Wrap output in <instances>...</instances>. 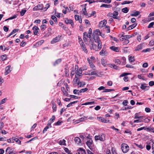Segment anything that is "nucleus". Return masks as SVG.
Instances as JSON below:
<instances>
[{"instance_id": "aec40b11", "label": "nucleus", "mask_w": 154, "mask_h": 154, "mask_svg": "<svg viewBox=\"0 0 154 154\" xmlns=\"http://www.w3.org/2000/svg\"><path fill=\"white\" fill-rule=\"evenodd\" d=\"M108 66L111 68H112L115 69H118V67L116 65L114 64H112L111 63H109L108 64Z\"/></svg>"}, {"instance_id": "69168bd1", "label": "nucleus", "mask_w": 154, "mask_h": 154, "mask_svg": "<svg viewBox=\"0 0 154 154\" xmlns=\"http://www.w3.org/2000/svg\"><path fill=\"white\" fill-rule=\"evenodd\" d=\"M150 50V49L149 48H147L146 49L143 50L142 51V52H149Z\"/></svg>"}, {"instance_id": "f8f14e48", "label": "nucleus", "mask_w": 154, "mask_h": 154, "mask_svg": "<svg viewBox=\"0 0 154 154\" xmlns=\"http://www.w3.org/2000/svg\"><path fill=\"white\" fill-rule=\"evenodd\" d=\"M97 119L101 122L104 123H108L109 122V120H107L104 118L101 117H97Z\"/></svg>"}, {"instance_id": "a18cd8bd", "label": "nucleus", "mask_w": 154, "mask_h": 154, "mask_svg": "<svg viewBox=\"0 0 154 154\" xmlns=\"http://www.w3.org/2000/svg\"><path fill=\"white\" fill-rule=\"evenodd\" d=\"M12 139L13 140L15 141L18 144H20V141L19 140L17 139V138H15L14 137H13Z\"/></svg>"}, {"instance_id": "393cba45", "label": "nucleus", "mask_w": 154, "mask_h": 154, "mask_svg": "<svg viewBox=\"0 0 154 154\" xmlns=\"http://www.w3.org/2000/svg\"><path fill=\"white\" fill-rule=\"evenodd\" d=\"M61 61V59H58L56 60L55 61L54 63V65L55 66L56 65L60 63Z\"/></svg>"}, {"instance_id": "9d476101", "label": "nucleus", "mask_w": 154, "mask_h": 154, "mask_svg": "<svg viewBox=\"0 0 154 154\" xmlns=\"http://www.w3.org/2000/svg\"><path fill=\"white\" fill-rule=\"evenodd\" d=\"M33 31V34L35 35H37L38 33V30H39L38 28L35 26H34L32 29Z\"/></svg>"}, {"instance_id": "dca6fc26", "label": "nucleus", "mask_w": 154, "mask_h": 154, "mask_svg": "<svg viewBox=\"0 0 154 154\" xmlns=\"http://www.w3.org/2000/svg\"><path fill=\"white\" fill-rule=\"evenodd\" d=\"M75 18L76 20L79 21V23H81L82 22V20L81 17L78 15H75Z\"/></svg>"}, {"instance_id": "bf43d9fd", "label": "nucleus", "mask_w": 154, "mask_h": 154, "mask_svg": "<svg viewBox=\"0 0 154 154\" xmlns=\"http://www.w3.org/2000/svg\"><path fill=\"white\" fill-rule=\"evenodd\" d=\"M64 150L65 152L68 154H69L71 152L67 148H64Z\"/></svg>"}, {"instance_id": "c756f323", "label": "nucleus", "mask_w": 154, "mask_h": 154, "mask_svg": "<svg viewBox=\"0 0 154 154\" xmlns=\"http://www.w3.org/2000/svg\"><path fill=\"white\" fill-rule=\"evenodd\" d=\"M140 14V12L138 11H136L134 12L133 14H131L132 16H137Z\"/></svg>"}, {"instance_id": "a19ab883", "label": "nucleus", "mask_w": 154, "mask_h": 154, "mask_svg": "<svg viewBox=\"0 0 154 154\" xmlns=\"http://www.w3.org/2000/svg\"><path fill=\"white\" fill-rule=\"evenodd\" d=\"M82 11L83 14L85 15H88V14L87 13L86 9L85 7L82 9Z\"/></svg>"}, {"instance_id": "5701e85b", "label": "nucleus", "mask_w": 154, "mask_h": 154, "mask_svg": "<svg viewBox=\"0 0 154 154\" xmlns=\"http://www.w3.org/2000/svg\"><path fill=\"white\" fill-rule=\"evenodd\" d=\"M75 142L78 144H79L81 142V140L80 138L78 137H76L74 139Z\"/></svg>"}, {"instance_id": "473e14b6", "label": "nucleus", "mask_w": 154, "mask_h": 154, "mask_svg": "<svg viewBox=\"0 0 154 154\" xmlns=\"http://www.w3.org/2000/svg\"><path fill=\"white\" fill-rule=\"evenodd\" d=\"M92 34V29L90 28L89 30V31H88V33L87 34H88V38H91V34Z\"/></svg>"}, {"instance_id": "5fc2aeb1", "label": "nucleus", "mask_w": 154, "mask_h": 154, "mask_svg": "<svg viewBox=\"0 0 154 154\" xmlns=\"http://www.w3.org/2000/svg\"><path fill=\"white\" fill-rule=\"evenodd\" d=\"M138 78L140 79H142L143 80H145V78L144 76H142L140 75H137Z\"/></svg>"}, {"instance_id": "2eb2a0df", "label": "nucleus", "mask_w": 154, "mask_h": 154, "mask_svg": "<svg viewBox=\"0 0 154 154\" xmlns=\"http://www.w3.org/2000/svg\"><path fill=\"white\" fill-rule=\"evenodd\" d=\"M119 14V13L117 11H114L112 13V17L114 19H119L117 16Z\"/></svg>"}, {"instance_id": "603ef678", "label": "nucleus", "mask_w": 154, "mask_h": 154, "mask_svg": "<svg viewBox=\"0 0 154 154\" xmlns=\"http://www.w3.org/2000/svg\"><path fill=\"white\" fill-rule=\"evenodd\" d=\"M88 88H83L80 90V93H82V92H84L88 90Z\"/></svg>"}, {"instance_id": "7c9ffc66", "label": "nucleus", "mask_w": 154, "mask_h": 154, "mask_svg": "<svg viewBox=\"0 0 154 154\" xmlns=\"http://www.w3.org/2000/svg\"><path fill=\"white\" fill-rule=\"evenodd\" d=\"M66 141L65 140L63 139V140H60L59 141V143L60 145H66Z\"/></svg>"}, {"instance_id": "cd10ccee", "label": "nucleus", "mask_w": 154, "mask_h": 154, "mask_svg": "<svg viewBox=\"0 0 154 154\" xmlns=\"http://www.w3.org/2000/svg\"><path fill=\"white\" fill-rule=\"evenodd\" d=\"M82 73V70L81 68H80L78 71L77 72V73H76L77 75L80 76L81 75V74Z\"/></svg>"}, {"instance_id": "bb28decb", "label": "nucleus", "mask_w": 154, "mask_h": 154, "mask_svg": "<svg viewBox=\"0 0 154 154\" xmlns=\"http://www.w3.org/2000/svg\"><path fill=\"white\" fill-rule=\"evenodd\" d=\"M78 151H79L80 152V154H86L85 150L81 148H79L78 150Z\"/></svg>"}, {"instance_id": "6e6552de", "label": "nucleus", "mask_w": 154, "mask_h": 154, "mask_svg": "<svg viewBox=\"0 0 154 154\" xmlns=\"http://www.w3.org/2000/svg\"><path fill=\"white\" fill-rule=\"evenodd\" d=\"M90 136H88L87 138L88 139V140L86 142V144L90 148L93 143V141L92 139L90 138Z\"/></svg>"}, {"instance_id": "4d7b16f0", "label": "nucleus", "mask_w": 154, "mask_h": 154, "mask_svg": "<svg viewBox=\"0 0 154 154\" xmlns=\"http://www.w3.org/2000/svg\"><path fill=\"white\" fill-rule=\"evenodd\" d=\"M114 61L116 63H117L119 64H120L121 63L120 60L118 59H115Z\"/></svg>"}, {"instance_id": "0e129e2a", "label": "nucleus", "mask_w": 154, "mask_h": 154, "mask_svg": "<svg viewBox=\"0 0 154 154\" xmlns=\"http://www.w3.org/2000/svg\"><path fill=\"white\" fill-rule=\"evenodd\" d=\"M128 103V101L127 100H124L122 103V104L125 106H127V103Z\"/></svg>"}, {"instance_id": "b1692460", "label": "nucleus", "mask_w": 154, "mask_h": 154, "mask_svg": "<svg viewBox=\"0 0 154 154\" xmlns=\"http://www.w3.org/2000/svg\"><path fill=\"white\" fill-rule=\"evenodd\" d=\"M136 26V24L135 23L129 26L127 28V30H129L131 29H133Z\"/></svg>"}, {"instance_id": "f704fd0d", "label": "nucleus", "mask_w": 154, "mask_h": 154, "mask_svg": "<svg viewBox=\"0 0 154 154\" xmlns=\"http://www.w3.org/2000/svg\"><path fill=\"white\" fill-rule=\"evenodd\" d=\"M115 90L113 89H105L104 91L103 92H109L111 91H114Z\"/></svg>"}, {"instance_id": "c85d7f7f", "label": "nucleus", "mask_w": 154, "mask_h": 154, "mask_svg": "<svg viewBox=\"0 0 154 154\" xmlns=\"http://www.w3.org/2000/svg\"><path fill=\"white\" fill-rule=\"evenodd\" d=\"M145 130L154 133V128L148 127L146 128Z\"/></svg>"}, {"instance_id": "13d9d810", "label": "nucleus", "mask_w": 154, "mask_h": 154, "mask_svg": "<svg viewBox=\"0 0 154 154\" xmlns=\"http://www.w3.org/2000/svg\"><path fill=\"white\" fill-rule=\"evenodd\" d=\"M154 24V22L151 23L148 26V28H149L152 27Z\"/></svg>"}, {"instance_id": "680f3d73", "label": "nucleus", "mask_w": 154, "mask_h": 154, "mask_svg": "<svg viewBox=\"0 0 154 154\" xmlns=\"http://www.w3.org/2000/svg\"><path fill=\"white\" fill-rule=\"evenodd\" d=\"M26 44V43L24 42L23 41L20 44V46L22 47H24L25 46Z\"/></svg>"}, {"instance_id": "8fccbe9b", "label": "nucleus", "mask_w": 154, "mask_h": 154, "mask_svg": "<svg viewBox=\"0 0 154 154\" xmlns=\"http://www.w3.org/2000/svg\"><path fill=\"white\" fill-rule=\"evenodd\" d=\"M132 107L131 106H128L127 107H125L124 108V109H122V110H126L128 109H131L132 108Z\"/></svg>"}, {"instance_id": "6e6d98bb", "label": "nucleus", "mask_w": 154, "mask_h": 154, "mask_svg": "<svg viewBox=\"0 0 154 154\" xmlns=\"http://www.w3.org/2000/svg\"><path fill=\"white\" fill-rule=\"evenodd\" d=\"M104 25L103 24V23L102 21H101L100 22L99 24V27L102 28L103 27Z\"/></svg>"}, {"instance_id": "72a5a7b5", "label": "nucleus", "mask_w": 154, "mask_h": 154, "mask_svg": "<svg viewBox=\"0 0 154 154\" xmlns=\"http://www.w3.org/2000/svg\"><path fill=\"white\" fill-rule=\"evenodd\" d=\"M95 104V102L94 101L86 102L84 103L83 104H82V105H91V104Z\"/></svg>"}, {"instance_id": "20e7f679", "label": "nucleus", "mask_w": 154, "mask_h": 154, "mask_svg": "<svg viewBox=\"0 0 154 154\" xmlns=\"http://www.w3.org/2000/svg\"><path fill=\"white\" fill-rule=\"evenodd\" d=\"M121 149L124 153H126L128 151L129 147L127 144L123 143L121 145Z\"/></svg>"}, {"instance_id": "ddd939ff", "label": "nucleus", "mask_w": 154, "mask_h": 154, "mask_svg": "<svg viewBox=\"0 0 154 154\" xmlns=\"http://www.w3.org/2000/svg\"><path fill=\"white\" fill-rule=\"evenodd\" d=\"M100 54L101 56L107 55L108 53L105 49L103 48L100 52Z\"/></svg>"}, {"instance_id": "58836bf2", "label": "nucleus", "mask_w": 154, "mask_h": 154, "mask_svg": "<svg viewBox=\"0 0 154 154\" xmlns=\"http://www.w3.org/2000/svg\"><path fill=\"white\" fill-rule=\"evenodd\" d=\"M65 23L67 24H69L71 22H72V20H68L66 18L65 19Z\"/></svg>"}, {"instance_id": "de8ad7c7", "label": "nucleus", "mask_w": 154, "mask_h": 154, "mask_svg": "<svg viewBox=\"0 0 154 154\" xmlns=\"http://www.w3.org/2000/svg\"><path fill=\"white\" fill-rule=\"evenodd\" d=\"M101 62L102 65L104 66H105L106 65V62L104 59H102L101 60Z\"/></svg>"}, {"instance_id": "39448f33", "label": "nucleus", "mask_w": 154, "mask_h": 154, "mask_svg": "<svg viewBox=\"0 0 154 154\" xmlns=\"http://www.w3.org/2000/svg\"><path fill=\"white\" fill-rule=\"evenodd\" d=\"M48 32L44 35V37H47L50 36L51 35L53 34L54 32L52 31L51 28H48L47 29Z\"/></svg>"}, {"instance_id": "864d4df0", "label": "nucleus", "mask_w": 154, "mask_h": 154, "mask_svg": "<svg viewBox=\"0 0 154 154\" xmlns=\"http://www.w3.org/2000/svg\"><path fill=\"white\" fill-rule=\"evenodd\" d=\"M143 122V120L142 119H137L134 120V123H139L141 122Z\"/></svg>"}, {"instance_id": "49530a36", "label": "nucleus", "mask_w": 154, "mask_h": 154, "mask_svg": "<svg viewBox=\"0 0 154 154\" xmlns=\"http://www.w3.org/2000/svg\"><path fill=\"white\" fill-rule=\"evenodd\" d=\"M132 2V1L131 2L129 1H124L121 4L122 5H123L126 4H129Z\"/></svg>"}, {"instance_id": "f03ea898", "label": "nucleus", "mask_w": 154, "mask_h": 154, "mask_svg": "<svg viewBox=\"0 0 154 154\" xmlns=\"http://www.w3.org/2000/svg\"><path fill=\"white\" fill-rule=\"evenodd\" d=\"M101 33L100 31L98 29H97L93 32V37L94 39H96V38H100L99 35H101Z\"/></svg>"}, {"instance_id": "052dcab7", "label": "nucleus", "mask_w": 154, "mask_h": 154, "mask_svg": "<svg viewBox=\"0 0 154 154\" xmlns=\"http://www.w3.org/2000/svg\"><path fill=\"white\" fill-rule=\"evenodd\" d=\"M55 119V116L53 115L52 116V118L49 121H50V122H53L54 121Z\"/></svg>"}, {"instance_id": "2f4dec72", "label": "nucleus", "mask_w": 154, "mask_h": 154, "mask_svg": "<svg viewBox=\"0 0 154 154\" xmlns=\"http://www.w3.org/2000/svg\"><path fill=\"white\" fill-rule=\"evenodd\" d=\"M73 92L74 94H77L78 95H79L80 93V90L76 89L74 90Z\"/></svg>"}, {"instance_id": "9b49d317", "label": "nucleus", "mask_w": 154, "mask_h": 154, "mask_svg": "<svg viewBox=\"0 0 154 154\" xmlns=\"http://www.w3.org/2000/svg\"><path fill=\"white\" fill-rule=\"evenodd\" d=\"M60 37L59 35L57 36L51 41V44H53L58 42L60 39Z\"/></svg>"}, {"instance_id": "412c9836", "label": "nucleus", "mask_w": 154, "mask_h": 154, "mask_svg": "<svg viewBox=\"0 0 154 154\" xmlns=\"http://www.w3.org/2000/svg\"><path fill=\"white\" fill-rule=\"evenodd\" d=\"M131 37V36L130 35H125L124 36V38H122L120 39V40L123 41V40H127L129 38Z\"/></svg>"}, {"instance_id": "37998d69", "label": "nucleus", "mask_w": 154, "mask_h": 154, "mask_svg": "<svg viewBox=\"0 0 154 154\" xmlns=\"http://www.w3.org/2000/svg\"><path fill=\"white\" fill-rule=\"evenodd\" d=\"M50 5L49 3L46 4L45 5V7L43 8V10H44V11H46L49 7Z\"/></svg>"}, {"instance_id": "a878e982", "label": "nucleus", "mask_w": 154, "mask_h": 154, "mask_svg": "<svg viewBox=\"0 0 154 154\" xmlns=\"http://www.w3.org/2000/svg\"><path fill=\"white\" fill-rule=\"evenodd\" d=\"M143 48L142 44H140L138 45L136 48V51H139L140 50L142 49Z\"/></svg>"}, {"instance_id": "4468645a", "label": "nucleus", "mask_w": 154, "mask_h": 154, "mask_svg": "<svg viewBox=\"0 0 154 154\" xmlns=\"http://www.w3.org/2000/svg\"><path fill=\"white\" fill-rule=\"evenodd\" d=\"M145 84H141L140 86V88L143 90L146 91L148 90L149 87V86H145Z\"/></svg>"}, {"instance_id": "79ce46f5", "label": "nucleus", "mask_w": 154, "mask_h": 154, "mask_svg": "<svg viewBox=\"0 0 154 154\" xmlns=\"http://www.w3.org/2000/svg\"><path fill=\"white\" fill-rule=\"evenodd\" d=\"M51 18L52 20H53L56 23L57 22V18L54 16H52L51 17Z\"/></svg>"}, {"instance_id": "c03bdc74", "label": "nucleus", "mask_w": 154, "mask_h": 154, "mask_svg": "<svg viewBox=\"0 0 154 154\" xmlns=\"http://www.w3.org/2000/svg\"><path fill=\"white\" fill-rule=\"evenodd\" d=\"M97 73V71H96L94 70L93 71H91L90 73H89L88 75H96Z\"/></svg>"}, {"instance_id": "7ed1b4c3", "label": "nucleus", "mask_w": 154, "mask_h": 154, "mask_svg": "<svg viewBox=\"0 0 154 154\" xmlns=\"http://www.w3.org/2000/svg\"><path fill=\"white\" fill-rule=\"evenodd\" d=\"M87 45L90 47L91 50L93 49L94 50H96L97 48V45L94 44L93 42L91 39H90Z\"/></svg>"}, {"instance_id": "6ab92c4d", "label": "nucleus", "mask_w": 154, "mask_h": 154, "mask_svg": "<svg viewBox=\"0 0 154 154\" xmlns=\"http://www.w3.org/2000/svg\"><path fill=\"white\" fill-rule=\"evenodd\" d=\"M110 48L111 50L116 52H118L119 51V50L118 47L112 46L110 47Z\"/></svg>"}, {"instance_id": "423d86ee", "label": "nucleus", "mask_w": 154, "mask_h": 154, "mask_svg": "<svg viewBox=\"0 0 154 154\" xmlns=\"http://www.w3.org/2000/svg\"><path fill=\"white\" fill-rule=\"evenodd\" d=\"M43 10V5L42 4H39L35 7L33 10L34 11H36L40 10Z\"/></svg>"}, {"instance_id": "4c0bfd02", "label": "nucleus", "mask_w": 154, "mask_h": 154, "mask_svg": "<svg viewBox=\"0 0 154 154\" xmlns=\"http://www.w3.org/2000/svg\"><path fill=\"white\" fill-rule=\"evenodd\" d=\"M46 28L47 26L45 24H43L40 26L41 30L42 31H44Z\"/></svg>"}, {"instance_id": "ea45409f", "label": "nucleus", "mask_w": 154, "mask_h": 154, "mask_svg": "<svg viewBox=\"0 0 154 154\" xmlns=\"http://www.w3.org/2000/svg\"><path fill=\"white\" fill-rule=\"evenodd\" d=\"M122 11L124 13H127L128 11V9L127 7H125L122 9Z\"/></svg>"}, {"instance_id": "a211bd4d", "label": "nucleus", "mask_w": 154, "mask_h": 154, "mask_svg": "<svg viewBox=\"0 0 154 154\" xmlns=\"http://www.w3.org/2000/svg\"><path fill=\"white\" fill-rule=\"evenodd\" d=\"M77 84L78 85H79V87H82L85 85V83L84 82H79V81Z\"/></svg>"}, {"instance_id": "0eeeda50", "label": "nucleus", "mask_w": 154, "mask_h": 154, "mask_svg": "<svg viewBox=\"0 0 154 154\" xmlns=\"http://www.w3.org/2000/svg\"><path fill=\"white\" fill-rule=\"evenodd\" d=\"M5 70V75H6L11 72L12 70V68H11L10 65H8L6 67Z\"/></svg>"}, {"instance_id": "f3484780", "label": "nucleus", "mask_w": 154, "mask_h": 154, "mask_svg": "<svg viewBox=\"0 0 154 154\" xmlns=\"http://www.w3.org/2000/svg\"><path fill=\"white\" fill-rule=\"evenodd\" d=\"M81 45L83 50L85 52L87 53L88 52V51H87L85 45L84 44L83 42H82Z\"/></svg>"}, {"instance_id": "4be33fe9", "label": "nucleus", "mask_w": 154, "mask_h": 154, "mask_svg": "<svg viewBox=\"0 0 154 154\" xmlns=\"http://www.w3.org/2000/svg\"><path fill=\"white\" fill-rule=\"evenodd\" d=\"M101 7H104L105 8H110L112 7V5H107L105 4H102L101 6Z\"/></svg>"}, {"instance_id": "338daca9", "label": "nucleus", "mask_w": 154, "mask_h": 154, "mask_svg": "<svg viewBox=\"0 0 154 154\" xmlns=\"http://www.w3.org/2000/svg\"><path fill=\"white\" fill-rule=\"evenodd\" d=\"M19 30V29H14L11 32L12 33L14 34L17 32Z\"/></svg>"}, {"instance_id": "e2e57ef3", "label": "nucleus", "mask_w": 154, "mask_h": 154, "mask_svg": "<svg viewBox=\"0 0 154 154\" xmlns=\"http://www.w3.org/2000/svg\"><path fill=\"white\" fill-rule=\"evenodd\" d=\"M49 128L50 127L49 126H47L45 127L43 131V133H45Z\"/></svg>"}, {"instance_id": "09e8293b", "label": "nucleus", "mask_w": 154, "mask_h": 154, "mask_svg": "<svg viewBox=\"0 0 154 154\" xmlns=\"http://www.w3.org/2000/svg\"><path fill=\"white\" fill-rule=\"evenodd\" d=\"M26 12V10H23L22 11L20 12V15L21 16H23Z\"/></svg>"}, {"instance_id": "3c124183", "label": "nucleus", "mask_w": 154, "mask_h": 154, "mask_svg": "<svg viewBox=\"0 0 154 154\" xmlns=\"http://www.w3.org/2000/svg\"><path fill=\"white\" fill-rule=\"evenodd\" d=\"M7 58V55L5 54L2 55L1 56V58L2 59V61H4V60L6 59Z\"/></svg>"}, {"instance_id": "774afa93", "label": "nucleus", "mask_w": 154, "mask_h": 154, "mask_svg": "<svg viewBox=\"0 0 154 154\" xmlns=\"http://www.w3.org/2000/svg\"><path fill=\"white\" fill-rule=\"evenodd\" d=\"M112 83L111 81H108L107 82V85L109 86H112Z\"/></svg>"}, {"instance_id": "e433bc0d", "label": "nucleus", "mask_w": 154, "mask_h": 154, "mask_svg": "<svg viewBox=\"0 0 154 154\" xmlns=\"http://www.w3.org/2000/svg\"><path fill=\"white\" fill-rule=\"evenodd\" d=\"M129 60L130 62H133L135 60L134 57L131 56L129 58Z\"/></svg>"}, {"instance_id": "1a4fd4ad", "label": "nucleus", "mask_w": 154, "mask_h": 154, "mask_svg": "<svg viewBox=\"0 0 154 154\" xmlns=\"http://www.w3.org/2000/svg\"><path fill=\"white\" fill-rule=\"evenodd\" d=\"M95 42L98 43V48L99 50H100L102 47V45L101 41L100 38H96V39H94Z\"/></svg>"}, {"instance_id": "c9c22d12", "label": "nucleus", "mask_w": 154, "mask_h": 154, "mask_svg": "<svg viewBox=\"0 0 154 154\" xmlns=\"http://www.w3.org/2000/svg\"><path fill=\"white\" fill-rule=\"evenodd\" d=\"M77 102V101H74L70 103L67 105V107H70V106H72V104L76 103Z\"/></svg>"}, {"instance_id": "f257e3e1", "label": "nucleus", "mask_w": 154, "mask_h": 154, "mask_svg": "<svg viewBox=\"0 0 154 154\" xmlns=\"http://www.w3.org/2000/svg\"><path fill=\"white\" fill-rule=\"evenodd\" d=\"M96 140H100L103 141L105 140V135L102 134L101 135H96L94 137Z\"/></svg>"}]
</instances>
